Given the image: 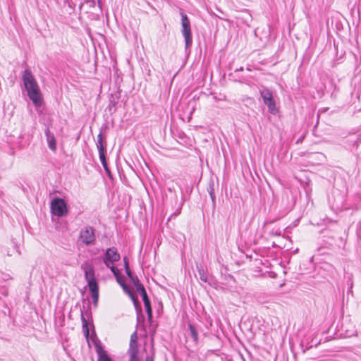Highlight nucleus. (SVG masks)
<instances>
[{"instance_id":"nucleus-1","label":"nucleus","mask_w":361,"mask_h":361,"mask_svg":"<svg viewBox=\"0 0 361 361\" xmlns=\"http://www.w3.org/2000/svg\"><path fill=\"white\" fill-rule=\"evenodd\" d=\"M22 80L30 99L36 107L40 106L43 99L39 85L30 70L25 69L23 71Z\"/></svg>"},{"instance_id":"nucleus-2","label":"nucleus","mask_w":361,"mask_h":361,"mask_svg":"<svg viewBox=\"0 0 361 361\" xmlns=\"http://www.w3.org/2000/svg\"><path fill=\"white\" fill-rule=\"evenodd\" d=\"M180 15L181 16V32L184 37L185 49H190L192 44V36L191 32L190 21L185 13L180 10Z\"/></svg>"},{"instance_id":"nucleus-3","label":"nucleus","mask_w":361,"mask_h":361,"mask_svg":"<svg viewBox=\"0 0 361 361\" xmlns=\"http://www.w3.org/2000/svg\"><path fill=\"white\" fill-rule=\"evenodd\" d=\"M50 209L52 214L58 217L66 216L68 213L67 204L61 197H55L51 201Z\"/></svg>"},{"instance_id":"nucleus-4","label":"nucleus","mask_w":361,"mask_h":361,"mask_svg":"<svg viewBox=\"0 0 361 361\" xmlns=\"http://www.w3.org/2000/svg\"><path fill=\"white\" fill-rule=\"evenodd\" d=\"M79 240L88 246L94 243L96 240L95 230L90 226H85L80 229Z\"/></svg>"},{"instance_id":"nucleus-5","label":"nucleus","mask_w":361,"mask_h":361,"mask_svg":"<svg viewBox=\"0 0 361 361\" xmlns=\"http://www.w3.org/2000/svg\"><path fill=\"white\" fill-rule=\"evenodd\" d=\"M260 95L263 99L264 104L267 106L269 111L271 114L276 115L279 112V110L276 106L271 91L268 88H264L260 91Z\"/></svg>"},{"instance_id":"nucleus-6","label":"nucleus","mask_w":361,"mask_h":361,"mask_svg":"<svg viewBox=\"0 0 361 361\" xmlns=\"http://www.w3.org/2000/svg\"><path fill=\"white\" fill-rule=\"evenodd\" d=\"M121 259V255L118 252L117 249L115 247H109L106 250L104 257V263L107 267H109V264H113L119 261Z\"/></svg>"},{"instance_id":"nucleus-7","label":"nucleus","mask_w":361,"mask_h":361,"mask_svg":"<svg viewBox=\"0 0 361 361\" xmlns=\"http://www.w3.org/2000/svg\"><path fill=\"white\" fill-rule=\"evenodd\" d=\"M196 268L198 272V275L200 279L204 282L207 283L209 286H212L215 284V281L212 276H209L207 275V270L204 267V266L201 264H197L196 265Z\"/></svg>"},{"instance_id":"nucleus-8","label":"nucleus","mask_w":361,"mask_h":361,"mask_svg":"<svg viewBox=\"0 0 361 361\" xmlns=\"http://www.w3.org/2000/svg\"><path fill=\"white\" fill-rule=\"evenodd\" d=\"M94 347L98 355L97 361H113L108 353L104 349L99 341L94 343Z\"/></svg>"},{"instance_id":"nucleus-9","label":"nucleus","mask_w":361,"mask_h":361,"mask_svg":"<svg viewBox=\"0 0 361 361\" xmlns=\"http://www.w3.org/2000/svg\"><path fill=\"white\" fill-rule=\"evenodd\" d=\"M128 295L130 298V299L132 300V301L133 302L134 307H135L136 312H137V322H139L140 319L144 320L145 317H144V315L142 314V307H141L140 302L138 300L137 297L136 295H135V294L133 292H131L130 295Z\"/></svg>"},{"instance_id":"nucleus-10","label":"nucleus","mask_w":361,"mask_h":361,"mask_svg":"<svg viewBox=\"0 0 361 361\" xmlns=\"http://www.w3.org/2000/svg\"><path fill=\"white\" fill-rule=\"evenodd\" d=\"M120 98V94H111L109 96V104L106 109L110 112L111 114L115 113L117 110V104Z\"/></svg>"},{"instance_id":"nucleus-11","label":"nucleus","mask_w":361,"mask_h":361,"mask_svg":"<svg viewBox=\"0 0 361 361\" xmlns=\"http://www.w3.org/2000/svg\"><path fill=\"white\" fill-rule=\"evenodd\" d=\"M44 133L49 149L52 151H55L56 149V142L54 133L49 130L48 127L45 129Z\"/></svg>"},{"instance_id":"nucleus-12","label":"nucleus","mask_w":361,"mask_h":361,"mask_svg":"<svg viewBox=\"0 0 361 361\" xmlns=\"http://www.w3.org/2000/svg\"><path fill=\"white\" fill-rule=\"evenodd\" d=\"M138 345H137V331H134L130 336L129 348L128 350V354H131L133 352L138 353Z\"/></svg>"},{"instance_id":"nucleus-13","label":"nucleus","mask_w":361,"mask_h":361,"mask_svg":"<svg viewBox=\"0 0 361 361\" xmlns=\"http://www.w3.org/2000/svg\"><path fill=\"white\" fill-rule=\"evenodd\" d=\"M104 136L102 133H100L97 135V147L99 151V157H103L104 155H106V149L105 145L104 144Z\"/></svg>"},{"instance_id":"nucleus-14","label":"nucleus","mask_w":361,"mask_h":361,"mask_svg":"<svg viewBox=\"0 0 361 361\" xmlns=\"http://www.w3.org/2000/svg\"><path fill=\"white\" fill-rule=\"evenodd\" d=\"M83 269L85 274V279L87 281L91 280L92 279H96L94 269L91 265L86 264Z\"/></svg>"},{"instance_id":"nucleus-15","label":"nucleus","mask_w":361,"mask_h":361,"mask_svg":"<svg viewBox=\"0 0 361 361\" xmlns=\"http://www.w3.org/2000/svg\"><path fill=\"white\" fill-rule=\"evenodd\" d=\"M207 190L208 193L209 194V196L212 201L213 205L215 206V204H216L215 188H214V182L212 180H211L209 182L208 186L207 188Z\"/></svg>"},{"instance_id":"nucleus-16","label":"nucleus","mask_w":361,"mask_h":361,"mask_svg":"<svg viewBox=\"0 0 361 361\" xmlns=\"http://www.w3.org/2000/svg\"><path fill=\"white\" fill-rule=\"evenodd\" d=\"M117 283L121 286L123 291L128 295H130L132 290L130 289L129 286L126 283L122 276L117 277L116 279Z\"/></svg>"},{"instance_id":"nucleus-17","label":"nucleus","mask_w":361,"mask_h":361,"mask_svg":"<svg viewBox=\"0 0 361 361\" xmlns=\"http://www.w3.org/2000/svg\"><path fill=\"white\" fill-rule=\"evenodd\" d=\"M87 282L90 293L99 292V285L97 279H92Z\"/></svg>"},{"instance_id":"nucleus-18","label":"nucleus","mask_w":361,"mask_h":361,"mask_svg":"<svg viewBox=\"0 0 361 361\" xmlns=\"http://www.w3.org/2000/svg\"><path fill=\"white\" fill-rule=\"evenodd\" d=\"M89 0H79V1H80V4H79V10H80V11H81L82 10V8L85 6V4H86V2H87ZM78 1V0H71V2H68V6L70 8L74 9Z\"/></svg>"},{"instance_id":"nucleus-19","label":"nucleus","mask_w":361,"mask_h":361,"mask_svg":"<svg viewBox=\"0 0 361 361\" xmlns=\"http://www.w3.org/2000/svg\"><path fill=\"white\" fill-rule=\"evenodd\" d=\"M188 329H189L190 332V336L192 338L194 342L195 343H197V342H198V333H197V331L196 328L195 327V326L193 324L190 323L188 324Z\"/></svg>"},{"instance_id":"nucleus-20","label":"nucleus","mask_w":361,"mask_h":361,"mask_svg":"<svg viewBox=\"0 0 361 361\" xmlns=\"http://www.w3.org/2000/svg\"><path fill=\"white\" fill-rule=\"evenodd\" d=\"M99 159L102 164V166L105 170V172L106 175L110 178H112V174L111 173L110 169L108 167L106 159V155H104L102 157H99Z\"/></svg>"},{"instance_id":"nucleus-21","label":"nucleus","mask_w":361,"mask_h":361,"mask_svg":"<svg viewBox=\"0 0 361 361\" xmlns=\"http://www.w3.org/2000/svg\"><path fill=\"white\" fill-rule=\"evenodd\" d=\"M81 321H82V328H83V329H85V334H86V336H88V334H89V329L87 327L88 324H87V319L84 317L83 311L82 310H81Z\"/></svg>"},{"instance_id":"nucleus-22","label":"nucleus","mask_w":361,"mask_h":361,"mask_svg":"<svg viewBox=\"0 0 361 361\" xmlns=\"http://www.w3.org/2000/svg\"><path fill=\"white\" fill-rule=\"evenodd\" d=\"M109 268L111 269V271L113 273L114 276H115L116 279H117V277H119L121 276L119 270L114 265H111V266L109 265Z\"/></svg>"},{"instance_id":"nucleus-23","label":"nucleus","mask_w":361,"mask_h":361,"mask_svg":"<svg viewBox=\"0 0 361 361\" xmlns=\"http://www.w3.org/2000/svg\"><path fill=\"white\" fill-rule=\"evenodd\" d=\"M129 359L128 361H142V359L138 356V353L133 352L131 354H128Z\"/></svg>"},{"instance_id":"nucleus-24","label":"nucleus","mask_w":361,"mask_h":361,"mask_svg":"<svg viewBox=\"0 0 361 361\" xmlns=\"http://www.w3.org/2000/svg\"><path fill=\"white\" fill-rule=\"evenodd\" d=\"M146 312L152 310L149 298L143 300Z\"/></svg>"},{"instance_id":"nucleus-25","label":"nucleus","mask_w":361,"mask_h":361,"mask_svg":"<svg viewBox=\"0 0 361 361\" xmlns=\"http://www.w3.org/2000/svg\"><path fill=\"white\" fill-rule=\"evenodd\" d=\"M91 296L92 298L94 305L97 306L99 300V292L91 293Z\"/></svg>"},{"instance_id":"nucleus-26","label":"nucleus","mask_w":361,"mask_h":361,"mask_svg":"<svg viewBox=\"0 0 361 361\" xmlns=\"http://www.w3.org/2000/svg\"><path fill=\"white\" fill-rule=\"evenodd\" d=\"M129 279H130V281L131 282V283L134 286V287L135 286H137V284L140 283L138 277L137 276H135V275H134L133 276H132Z\"/></svg>"},{"instance_id":"nucleus-27","label":"nucleus","mask_w":361,"mask_h":361,"mask_svg":"<svg viewBox=\"0 0 361 361\" xmlns=\"http://www.w3.org/2000/svg\"><path fill=\"white\" fill-rule=\"evenodd\" d=\"M135 288L137 292H138L140 294L141 293L144 292L145 290H146L144 286L141 283L137 284V286H135Z\"/></svg>"},{"instance_id":"nucleus-28","label":"nucleus","mask_w":361,"mask_h":361,"mask_svg":"<svg viewBox=\"0 0 361 361\" xmlns=\"http://www.w3.org/2000/svg\"><path fill=\"white\" fill-rule=\"evenodd\" d=\"M86 4L90 8H94L95 6V1L94 0H89L87 2H86Z\"/></svg>"},{"instance_id":"nucleus-29","label":"nucleus","mask_w":361,"mask_h":361,"mask_svg":"<svg viewBox=\"0 0 361 361\" xmlns=\"http://www.w3.org/2000/svg\"><path fill=\"white\" fill-rule=\"evenodd\" d=\"M125 271H126V275L128 276V277L129 279L134 276V274H133V272L130 268L125 269Z\"/></svg>"},{"instance_id":"nucleus-30","label":"nucleus","mask_w":361,"mask_h":361,"mask_svg":"<svg viewBox=\"0 0 361 361\" xmlns=\"http://www.w3.org/2000/svg\"><path fill=\"white\" fill-rule=\"evenodd\" d=\"M124 268H130L128 258L126 256L123 257Z\"/></svg>"},{"instance_id":"nucleus-31","label":"nucleus","mask_w":361,"mask_h":361,"mask_svg":"<svg viewBox=\"0 0 361 361\" xmlns=\"http://www.w3.org/2000/svg\"><path fill=\"white\" fill-rule=\"evenodd\" d=\"M147 312V319L149 322H152V318H153V316H152V310L151 311H148V312Z\"/></svg>"},{"instance_id":"nucleus-32","label":"nucleus","mask_w":361,"mask_h":361,"mask_svg":"<svg viewBox=\"0 0 361 361\" xmlns=\"http://www.w3.org/2000/svg\"><path fill=\"white\" fill-rule=\"evenodd\" d=\"M140 295L142 296V300L149 298L146 290H145L144 292L141 293Z\"/></svg>"},{"instance_id":"nucleus-33","label":"nucleus","mask_w":361,"mask_h":361,"mask_svg":"<svg viewBox=\"0 0 361 361\" xmlns=\"http://www.w3.org/2000/svg\"><path fill=\"white\" fill-rule=\"evenodd\" d=\"M153 356H154V353H152V355L151 356H149V355H148V356H147V357H145V361H154V357H153Z\"/></svg>"},{"instance_id":"nucleus-34","label":"nucleus","mask_w":361,"mask_h":361,"mask_svg":"<svg viewBox=\"0 0 361 361\" xmlns=\"http://www.w3.org/2000/svg\"><path fill=\"white\" fill-rule=\"evenodd\" d=\"M243 71V68L240 67V68L237 69L236 71Z\"/></svg>"},{"instance_id":"nucleus-35","label":"nucleus","mask_w":361,"mask_h":361,"mask_svg":"<svg viewBox=\"0 0 361 361\" xmlns=\"http://www.w3.org/2000/svg\"><path fill=\"white\" fill-rule=\"evenodd\" d=\"M63 1H64V3H65V4H66V3H67V4H68V2H69L68 0H63Z\"/></svg>"}]
</instances>
